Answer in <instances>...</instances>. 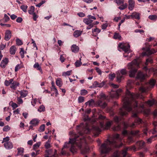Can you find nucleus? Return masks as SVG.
Wrapping results in <instances>:
<instances>
[{"label": "nucleus", "mask_w": 157, "mask_h": 157, "mask_svg": "<svg viewBox=\"0 0 157 157\" xmlns=\"http://www.w3.org/2000/svg\"><path fill=\"white\" fill-rule=\"evenodd\" d=\"M140 96L139 94H134L131 93L128 90H127L125 96L123 99V108L120 109L119 111L120 114L122 116H125L127 113L125 110L128 112L131 110L132 107L133 106L134 108L139 107L142 108H144V104L143 102L137 101L136 98Z\"/></svg>", "instance_id": "nucleus-1"}, {"label": "nucleus", "mask_w": 157, "mask_h": 157, "mask_svg": "<svg viewBox=\"0 0 157 157\" xmlns=\"http://www.w3.org/2000/svg\"><path fill=\"white\" fill-rule=\"evenodd\" d=\"M76 146L78 148L81 149V153L83 154H86L89 152L90 149L87 145L85 138L82 139L79 136L76 135L73 139H70L68 142H66L63 148H67L71 146L70 151L73 153L76 152L77 149Z\"/></svg>", "instance_id": "nucleus-2"}, {"label": "nucleus", "mask_w": 157, "mask_h": 157, "mask_svg": "<svg viewBox=\"0 0 157 157\" xmlns=\"http://www.w3.org/2000/svg\"><path fill=\"white\" fill-rule=\"evenodd\" d=\"M122 139L119 134L114 135L110 140H107L101 145L100 147L101 153L102 154L108 153L111 150V147L112 146L117 147L116 143L117 141H121Z\"/></svg>", "instance_id": "nucleus-3"}, {"label": "nucleus", "mask_w": 157, "mask_h": 157, "mask_svg": "<svg viewBox=\"0 0 157 157\" xmlns=\"http://www.w3.org/2000/svg\"><path fill=\"white\" fill-rule=\"evenodd\" d=\"M137 60V59H135L128 64V69L131 70L129 71V75L130 77H134L135 74L137 71V67L139 66V64Z\"/></svg>", "instance_id": "nucleus-4"}, {"label": "nucleus", "mask_w": 157, "mask_h": 157, "mask_svg": "<svg viewBox=\"0 0 157 157\" xmlns=\"http://www.w3.org/2000/svg\"><path fill=\"white\" fill-rule=\"evenodd\" d=\"M142 49L145 51L144 52L142 53V56H149L152 54L156 53L157 51L155 50L154 49H152L150 50L148 48H143Z\"/></svg>", "instance_id": "nucleus-5"}, {"label": "nucleus", "mask_w": 157, "mask_h": 157, "mask_svg": "<svg viewBox=\"0 0 157 157\" xmlns=\"http://www.w3.org/2000/svg\"><path fill=\"white\" fill-rule=\"evenodd\" d=\"M87 18H84L83 20V22L86 24L88 25L89 24L92 23L93 20H95L96 18L95 17L89 15L87 16Z\"/></svg>", "instance_id": "nucleus-6"}, {"label": "nucleus", "mask_w": 157, "mask_h": 157, "mask_svg": "<svg viewBox=\"0 0 157 157\" xmlns=\"http://www.w3.org/2000/svg\"><path fill=\"white\" fill-rule=\"evenodd\" d=\"M122 90L121 89H119L116 91L111 90L110 94V96L112 98H117L120 94V93L122 92Z\"/></svg>", "instance_id": "nucleus-7"}, {"label": "nucleus", "mask_w": 157, "mask_h": 157, "mask_svg": "<svg viewBox=\"0 0 157 157\" xmlns=\"http://www.w3.org/2000/svg\"><path fill=\"white\" fill-rule=\"evenodd\" d=\"M100 127L98 126H93L92 129L93 130L96 132L97 133V135H96V136H98V133L101 132V129L100 128H103V127L104 123L102 121H100Z\"/></svg>", "instance_id": "nucleus-8"}, {"label": "nucleus", "mask_w": 157, "mask_h": 157, "mask_svg": "<svg viewBox=\"0 0 157 157\" xmlns=\"http://www.w3.org/2000/svg\"><path fill=\"white\" fill-rule=\"evenodd\" d=\"M147 76V74H144L141 71H139L137 73L136 78L142 81L145 79Z\"/></svg>", "instance_id": "nucleus-9"}, {"label": "nucleus", "mask_w": 157, "mask_h": 157, "mask_svg": "<svg viewBox=\"0 0 157 157\" xmlns=\"http://www.w3.org/2000/svg\"><path fill=\"white\" fill-rule=\"evenodd\" d=\"M90 130L88 124L86 122L85 124V127L83 129L82 131L79 132V134L81 135H82L83 133L87 134L90 132Z\"/></svg>", "instance_id": "nucleus-10"}, {"label": "nucleus", "mask_w": 157, "mask_h": 157, "mask_svg": "<svg viewBox=\"0 0 157 157\" xmlns=\"http://www.w3.org/2000/svg\"><path fill=\"white\" fill-rule=\"evenodd\" d=\"M104 82H102L101 83H99L97 81H94L92 86L90 87V88H94L97 87H102L104 85Z\"/></svg>", "instance_id": "nucleus-11"}, {"label": "nucleus", "mask_w": 157, "mask_h": 157, "mask_svg": "<svg viewBox=\"0 0 157 157\" xmlns=\"http://www.w3.org/2000/svg\"><path fill=\"white\" fill-rule=\"evenodd\" d=\"M120 47L125 52H130V46L129 44L127 45H125L121 44Z\"/></svg>", "instance_id": "nucleus-12"}, {"label": "nucleus", "mask_w": 157, "mask_h": 157, "mask_svg": "<svg viewBox=\"0 0 157 157\" xmlns=\"http://www.w3.org/2000/svg\"><path fill=\"white\" fill-rule=\"evenodd\" d=\"M8 59L6 58L2 61L0 66L1 67L4 68L8 64Z\"/></svg>", "instance_id": "nucleus-13"}, {"label": "nucleus", "mask_w": 157, "mask_h": 157, "mask_svg": "<svg viewBox=\"0 0 157 157\" xmlns=\"http://www.w3.org/2000/svg\"><path fill=\"white\" fill-rule=\"evenodd\" d=\"M11 36V32L10 30H7L5 32V39L6 40L8 41L10 38Z\"/></svg>", "instance_id": "nucleus-14"}, {"label": "nucleus", "mask_w": 157, "mask_h": 157, "mask_svg": "<svg viewBox=\"0 0 157 157\" xmlns=\"http://www.w3.org/2000/svg\"><path fill=\"white\" fill-rule=\"evenodd\" d=\"M128 9L130 10H132L134 7L135 2L133 0H129L128 2Z\"/></svg>", "instance_id": "nucleus-15"}, {"label": "nucleus", "mask_w": 157, "mask_h": 157, "mask_svg": "<svg viewBox=\"0 0 157 157\" xmlns=\"http://www.w3.org/2000/svg\"><path fill=\"white\" fill-rule=\"evenodd\" d=\"M19 85V83L18 82L16 81H13V82L11 83L10 87L11 89L15 90Z\"/></svg>", "instance_id": "nucleus-16"}, {"label": "nucleus", "mask_w": 157, "mask_h": 157, "mask_svg": "<svg viewBox=\"0 0 157 157\" xmlns=\"http://www.w3.org/2000/svg\"><path fill=\"white\" fill-rule=\"evenodd\" d=\"M136 144L139 149H142L145 147V143L143 141H140L137 142Z\"/></svg>", "instance_id": "nucleus-17"}, {"label": "nucleus", "mask_w": 157, "mask_h": 157, "mask_svg": "<svg viewBox=\"0 0 157 157\" xmlns=\"http://www.w3.org/2000/svg\"><path fill=\"white\" fill-rule=\"evenodd\" d=\"M5 148L8 149H10L13 147V145L11 142H8L4 144Z\"/></svg>", "instance_id": "nucleus-18"}, {"label": "nucleus", "mask_w": 157, "mask_h": 157, "mask_svg": "<svg viewBox=\"0 0 157 157\" xmlns=\"http://www.w3.org/2000/svg\"><path fill=\"white\" fill-rule=\"evenodd\" d=\"M132 116L133 117L136 118L134 121L135 123L139 124L141 123L142 120L137 117L136 113L133 114Z\"/></svg>", "instance_id": "nucleus-19"}, {"label": "nucleus", "mask_w": 157, "mask_h": 157, "mask_svg": "<svg viewBox=\"0 0 157 157\" xmlns=\"http://www.w3.org/2000/svg\"><path fill=\"white\" fill-rule=\"evenodd\" d=\"M33 67L34 68H36L37 70L39 71L41 74L43 73V71L41 66L39 65L38 63H36L33 65Z\"/></svg>", "instance_id": "nucleus-20"}, {"label": "nucleus", "mask_w": 157, "mask_h": 157, "mask_svg": "<svg viewBox=\"0 0 157 157\" xmlns=\"http://www.w3.org/2000/svg\"><path fill=\"white\" fill-rule=\"evenodd\" d=\"M140 14L139 13L136 12H134L132 13V14L131 15V16L132 18L136 19L138 20L140 19Z\"/></svg>", "instance_id": "nucleus-21"}, {"label": "nucleus", "mask_w": 157, "mask_h": 157, "mask_svg": "<svg viewBox=\"0 0 157 157\" xmlns=\"http://www.w3.org/2000/svg\"><path fill=\"white\" fill-rule=\"evenodd\" d=\"M117 81L118 82H120L122 79L123 78V75H122L119 72L117 73Z\"/></svg>", "instance_id": "nucleus-22"}, {"label": "nucleus", "mask_w": 157, "mask_h": 157, "mask_svg": "<svg viewBox=\"0 0 157 157\" xmlns=\"http://www.w3.org/2000/svg\"><path fill=\"white\" fill-rule=\"evenodd\" d=\"M82 31L80 30H76L74 31L73 36L75 37H77L81 35Z\"/></svg>", "instance_id": "nucleus-23"}, {"label": "nucleus", "mask_w": 157, "mask_h": 157, "mask_svg": "<svg viewBox=\"0 0 157 157\" xmlns=\"http://www.w3.org/2000/svg\"><path fill=\"white\" fill-rule=\"evenodd\" d=\"M79 48L76 45H73L71 47V50L73 52L75 53L77 52L79 50Z\"/></svg>", "instance_id": "nucleus-24"}, {"label": "nucleus", "mask_w": 157, "mask_h": 157, "mask_svg": "<svg viewBox=\"0 0 157 157\" xmlns=\"http://www.w3.org/2000/svg\"><path fill=\"white\" fill-rule=\"evenodd\" d=\"M39 122V121L37 119H34L30 121V124L33 126H36L38 125Z\"/></svg>", "instance_id": "nucleus-25"}, {"label": "nucleus", "mask_w": 157, "mask_h": 157, "mask_svg": "<svg viewBox=\"0 0 157 157\" xmlns=\"http://www.w3.org/2000/svg\"><path fill=\"white\" fill-rule=\"evenodd\" d=\"M16 51V48L14 46H12L10 49V52L11 55H14Z\"/></svg>", "instance_id": "nucleus-26"}, {"label": "nucleus", "mask_w": 157, "mask_h": 157, "mask_svg": "<svg viewBox=\"0 0 157 157\" xmlns=\"http://www.w3.org/2000/svg\"><path fill=\"white\" fill-rule=\"evenodd\" d=\"M56 85L59 87H61L62 85V80L60 78H58L56 80Z\"/></svg>", "instance_id": "nucleus-27"}, {"label": "nucleus", "mask_w": 157, "mask_h": 157, "mask_svg": "<svg viewBox=\"0 0 157 157\" xmlns=\"http://www.w3.org/2000/svg\"><path fill=\"white\" fill-rule=\"evenodd\" d=\"M135 122L134 123H132V124L130 125L126 123L125 122L124 123V127L125 128H127L129 126L131 128H134V127L135 126Z\"/></svg>", "instance_id": "nucleus-28"}, {"label": "nucleus", "mask_w": 157, "mask_h": 157, "mask_svg": "<svg viewBox=\"0 0 157 157\" xmlns=\"http://www.w3.org/2000/svg\"><path fill=\"white\" fill-rule=\"evenodd\" d=\"M21 96V97L22 98H24L27 95V92L25 90H23L20 92V93Z\"/></svg>", "instance_id": "nucleus-29"}, {"label": "nucleus", "mask_w": 157, "mask_h": 157, "mask_svg": "<svg viewBox=\"0 0 157 157\" xmlns=\"http://www.w3.org/2000/svg\"><path fill=\"white\" fill-rule=\"evenodd\" d=\"M113 38L116 39H118L121 40V37L119 33H115L113 36Z\"/></svg>", "instance_id": "nucleus-30"}, {"label": "nucleus", "mask_w": 157, "mask_h": 157, "mask_svg": "<svg viewBox=\"0 0 157 157\" xmlns=\"http://www.w3.org/2000/svg\"><path fill=\"white\" fill-rule=\"evenodd\" d=\"M18 151L17 155H21L23 154L24 152V149L23 148H18L17 149Z\"/></svg>", "instance_id": "nucleus-31"}, {"label": "nucleus", "mask_w": 157, "mask_h": 157, "mask_svg": "<svg viewBox=\"0 0 157 157\" xmlns=\"http://www.w3.org/2000/svg\"><path fill=\"white\" fill-rule=\"evenodd\" d=\"M139 90L142 93H146L147 91V88L144 86L140 87Z\"/></svg>", "instance_id": "nucleus-32"}, {"label": "nucleus", "mask_w": 157, "mask_h": 157, "mask_svg": "<svg viewBox=\"0 0 157 157\" xmlns=\"http://www.w3.org/2000/svg\"><path fill=\"white\" fill-rule=\"evenodd\" d=\"M41 143L40 142H38L34 144L33 146V148L34 150H36L40 146Z\"/></svg>", "instance_id": "nucleus-33"}, {"label": "nucleus", "mask_w": 157, "mask_h": 157, "mask_svg": "<svg viewBox=\"0 0 157 157\" xmlns=\"http://www.w3.org/2000/svg\"><path fill=\"white\" fill-rule=\"evenodd\" d=\"M13 79H11L9 80H6L5 81V84L6 86H9L13 81Z\"/></svg>", "instance_id": "nucleus-34"}, {"label": "nucleus", "mask_w": 157, "mask_h": 157, "mask_svg": "<svg viewBox=\"0 0 157 157\" xmlns=\"http://www.w3.org/2000/svg\"><path fill=\"white\" fill-rule=\"evenodd\" d=\"M129 150V148L126 147L124 148V149L123 150L122 152V154L124 157H125L127 155V151Z\"/></svg>", "instance_id": "nucleus-35"}, {"label": "nucleus", "mask_w": 157, "mask_h": 157, "mask_svg": "<svg viewBox=\"0 0 157 157\" xmlns=\"http://www.w3.org/2000/svg\"><path fill=\"white\" fill-rule=\"evenodd\" d=\"M148 18L152 20H155L157 19V16L155 15H150L149 16Z\"/></svg>", "instance_id": "nucleus-36"}, {"label": "nucleus", "mask_w": 157, "mask_h": 157, "mask_svg": "<svg viewBox=\"0 0 157 157\" xmlns=\"http://www.w3.org/2000/svg\"><path fill=\"white\" fill-rule=\"evenodd\" d=\"M34 7L33 6H31L30 7V9L28 10V12L30 14H32L33 13H34Z\"/></svg>", "instance_id": "nucleus-37"}, {"label": "nucleus", "mask_w": 157, "mask_h": 157, "mask_svg": "<svg viewBox=\"0 0 157 157\" xmlns=\"http://www.w3.org/2000/svg\"><path fill=\"white\" fill-rule=\"evenodd\" d=\"M88 105L89 106H92L95 104V102L94 100L91 99L88 101Z\"/></svg>", "instance_id": "nucleus-38"}, {"label": "nucleus", "mask_w": 157, "mask_h": 157, "mask_svg": "<svg viewBox=\"0 0 157 157\" xmlns=\"http://www.w3.org/2000/svg\"><path fill=\"white\" fill-rule=\"evenodd\" d=\"M152 59L151 58H149L146 59L145 64L146 65H147L149 63H152Z\"/></svg>", "instance_id": "nucleus-39"}, {"label": "nucleus", "mask_w": 157, "mask_h": 157, "mask_svg": "<svg viewBox=\"0 0 157 157\" xmlns=\"http://www.w3.org/2000/svg\"><path fill=\"white\" fill-rule=\"evenodd\" d=\"M155 100L153 99L151 100H149L147 102V103L148 105L150 106H151L155 103Z\"/></svg>", "instance_id": "nucleus-40"}, {"label": "nucleus", "mask_w": 157, "mask_h": 157, "mask_svg": "<svg viewBox=\"0 0 157 157\" xmlns=\"http://www.w3.org/2000/svg\"><path fill=\"white\" fill-rule=\"evenodd\" d=\"M155 83V81L154 79H151L149 82V84L151 87H153Z\"/></svg>", "instance_id": "nucleus-41"}, {"label": "nucleus", "mask_w": 157, "mask_h": 157, "mask_svg": "<svg viewBox=\"0 0 157 157\" xmlns=\"http://www.w3.org/2000/svg\"><path fill=\"white\" fill-rule=\"evenodd\" d=\"M71 70L68 71L66 72H64L63 73L62 75L65 76L67 75H71Z\"/></svg>", "instance_id": "nucleus-42"}, {"label": "nucleus", "mask_w": 157, "mask_h": 157, "mask_svg": "<svg viewBox=\"0 0 157 157\" xmlns=\"http://www.w3.org/2000/svg\"><path fill=\"white\" fill-rule=\"evenodd\" d=\"M81 58L80 59V61L77 60L75 63V65L76 67H79L82 64V63L81 62Z\"/></svg>", "instance_id": "nucleus-43"}, {"label": "nucleus", "mask_w": 157, "mask_h": 157, "mask_svg": "<svg viewBox=\"0 0 157 157\" xmlns=\"http://www.w3.org/2000/svg\"><path fill=\"white\" fill-rule=\"evenodd\" d=\"M127 7V4L126 3L123 4L121 6L118 7V8L120 10H122L124 9Z\"/></svg>", "instance_id": "nucleus-44"}, {"label": "nucleus", "mask_w": 157, "mask_h": 157, "mask_svg": "<svg viewBox=\"0 0 157 157\" xmlns=\"http://www.w3.org/2000/svg\"><path fill=\"white\" fill-rule=\"evenodd\" d=\"M45 125L44 124H42L41 125L40 128L39 129V131L40 132H43L45 129Z\"/></svg>", "instance_id": "nucleus-45"}, {"label": "nucleus", "mask_w": 157, "mask_h": 157, "mask_svg": "<svg viewBox=\"0 0 157 157\" xmlns=\"http://www.w3.org/2000/svg\"><path fill=\"white\" fill-rule=\"evenodd\" d=\"M115 77V75L114 73L110 74L109 75V78L111 80H113Z\"/></svg>", "instance_id": "nucleus-46"}, {"label": "nucleus", "mask_w": 157, "mask_h": 157, "mask_svg": "<svg viewBox=\"0 0 157 157\" xmlns=\"http://www.w3.org/2000/svg\"><path fill=\"white\" fill-rule=\"evenodd\" d=\"M38 111L40 112L44 111H45L44 106L43 105H41L40 106L39 109H38Z\"/></svg>", "instance_id": "nucleus-47"}, {"label": "nucleus", "mask_w": 157, "mask_h": 157, "mask_svg": "<svg viewBox=\"0 0 157 157\" xmlns=\"http://www.w3.org/2000/svg\"><path fill=\"white\" fill-rule=\"evenodd\" d=\"M114 1L118 5H120L121 4H123L124 1V0H115Z\"/></svg>", "instance_id": "nucleus-48"}, {"label": "nucleus", "mask_w": 157, "mask_h": 157, "mask_svg": "<svg viewBox=\"0 0 157 157\" xmlns=\"http://www.w3.org/2000/svg\"><path fill=\"white\" fill-rule=\"evenodd\" d=\"M28 6H27L22 5L21 6V8L22 10L25 12H27V9Z\"/></svg>", "instance_id": "nucleus-49"}, {"label": "nucleus", "mask_w": 157, "mask_h": 157, "mask_svg": "<svg viewBox=\"0 0 157 157\" xmlns=\"http://www.w3.org/2000/svg\"><path fill=\"white\" fill-rule=\"evenodd\" d=\"M121 129V127L120 124H118L117 126L113 128V130L114 131H118Z\"/></svg>", "instance_id": "nucleus-50"}, {"label": "nucleus", "mask_w": 157, "mask_h": 157, "mask_svg": "<svg viewBox=\"0 0 157 157\" xmlns=\"http://www.w3.org/2000/svg\"><path fill=\"white\" fill-rule=\"evenodd\" d=\"M22 67V66L21 65L17 64V65L15 67V72L17 71L19 69H20Z\"/></svg>", "instance_id": "nucleus-51"}, {"label": "nucleus", "mask_w": 157, "mask_h": 157, "mask_svg": "<svg viewBox=\"0 0 157 157\" xmlns=\"http://www.w3.org/2000/svg\"><path fill=\"white\" fill-rule=\"evenodd\" d=\"M114 120L115 122L116 123H118L121 121V119L119 117L117 116H116L114 117Z\"/></svg>", "instance_id": "nucleus-52"}, {"label": "nucleus", "mask_w": 157, "mask_h": 157, "mask_svg": "<svg viewBox=\"0 0 157 157\" xmlns=\"http://www.w3.org/2000/svg\"><path fill=\"white\" fill-rule=\"evenodd\" d=\"M10 19V17L7 15V14H5L4 15L3 20H4L5 22H7Z\"/></svg>", "instance_id": "nucleus-53"}, {"label": "nucleus", "mask_w": 157, "mask_h": 157, "mask_svg": "<svg viewBox=\"0 0 157 157\" xmlns=\"http://www.w3.org/2000/svg\"><path fill=\"white\" fill-rule=\"evenodd\" d=\"M128 142L129 144L133 142L134 141L132 137L131 136H129L128 138Z\"/></svg>", "instance_id": "nucleus-54"}, {"label": "nucleus", "mask_w": 157, "mask_h": 157, "mask_svg": "<svg viewBox=\"0 0 157 157\" xmlns=\"http://www.w3.org/2000/svg\"><path fill=\"white\" fill-rule=\"evenodd\" d=\"M87 93V91L85 89L82 90H81L80 94L81 95H85Z\"/></svg>", "instance_id": "nucleus-55"}, {"label": "nucleus", "mask_w": 157, "mask_h": 157, "mask_svg": "<svg viewBox=\"0 0 157 157\" xmlns=\"http://www.w3.org/2000/svg\"><path fill=\"white\" fill-rule=\"evenodd\" d=\"M10 129V128L8 125H6L4 127L3 130L4 131L7 132Z\"/></svg>", "instance_id": "nucleus-56"}, {"label": "nucleus", "mask_w": 157, "mask_h": 157, "mask_svg": "<svg viewBox=\"0 0 157 157\" xmlns=\"http://www.w3.org/2000/svg\"><path fill=\"white\" fill-rule=\"evenodd\" d=\"M111 125V123L110 122H107L106 124V126L105 128V129H108Z\"/></svg>", "instance_id": "nucleus-57"}, {"label": "nucleus", "mask_w": 157, "mask_h": 157, "mask_svg": "<svg viewBox=\"0 0 157 157\" xmlns=\"http://www.w3.org/2000/svg\"><path fill=\"white\" fill-rule=\"evenodd\" d=\"M88 26L87 27L86 29H91V28L93 27L95 25L94 23H92L88 25Z\"/></svg>", "instance_id": "nucleus-58"}, {"label": "nucleus", "mask_w": 157, "mask_h": 157, "mask_svg": "<svg viewBox=\"0 0 157 157\" xmlns=\"http://www.w3.org/2000/svg\"><path fill=\"white\" fill-rule=\"evenodd\" d=\"M84 97L80 96L78 98V102L79 103H82L84 101Z\"/></svg>", "instance_id": "nucleus-59"}, {"label": "nucleus", "mask_w": 157, "mask_h": 157, "mask_svg": "<svg viewBox=\"0 0 157 157\" xmlns=\"http://www.w3.org/2000/svg\"><path fill=\"white\" fill-rule=\"evenodd\" d=\"M101 32V30L98 28H96L94 29H92V33L96 32L97 33H99Z\"/></svg>", "instance_id": "nucleus-60"}, {"label": "nucleus", "mask_w": 157, "mask_h": 157, "mask_svg": "<svg viewBox=\"0 0 157 157\" xmlns=\"http://www.w3.org/2000/svg\"><path fill=\"white\" fill-rule=\"evenodd\" d=\"M16 42L17 44L18 45H21L22 44V42L19 39H16Z\"/></svg>", "instance_id": "nucleus-61"}, {"label": "nucleus", "mask_w": 157, "mask_h": 157, "mask_svg": "<svg viewBox=\"0 0 157 157\" xmlns=\"http://www.w3.org/2000/svg\"><path fill=\"white\" fill-rule=\"evenodd\" d=\"M61 154L62 155H66L67 154V152H66V151L64 150V149L63 148H62L61 149Z\"/></svg>", "instance_id": "nucleus-62"}, {"label": "nucleus", "mask_w": 157, "mask_h": 157, "mask_svg": "<svg viewBox=\"0 0 157 157\" xmlns=\"http://www.w3.org/2000/svg\"><path fill=\"white\" fill-rule=\"evenodd\" d=\"M45 146L46 149H48L51 147L50 144L48 141L46 142L45 145Z\"/></svg>", "instance_id": "nucleus-63"}, {"label": "nucleus", "mask_w": 157, "mask_h": 157, "mask_svg": "<svg viewBox=\"0 0 157 157\" xmlns=\"http://www.w3.org/2000/svg\"><path fill=\"white\" fill-rule=\"evenodd\" d=\"M121 74L123 75H125L127 74V71L125 69H123L120 71Z\"/></svg>", "instance_id": "nucleus-64"}]
</instances>
